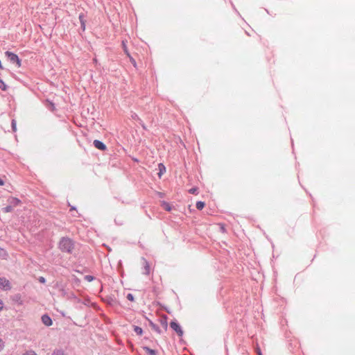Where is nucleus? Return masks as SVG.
Listing matches in <instances>:
<instances>
[{"mask_svg":"<svg viewBox=\"0 0 355 355\" xmlns=\"http://www.w3.org/2000/svg\"><path fill=\"white\" fill-rule=\"evenodd\" d=\"M158 168H159V173H158V176L159 178H161V176L162 175V174L164 173H165L166 171V168L164 166V165L162 164V163H160L158 164Z\"/></svg>","mask_w":355,"mask_h":355,"instance_id":"12","label":"nucleus"},{"mask_svg":"<svg viewBox=\"0 0 355 355\" xmlns=\"http://www.w3.org/2000/svg\"><path fill=\"white\" fill-rule=\"evenodd\" d=\"M133 328H134V331L135 332L139 335V336H141L142 334H143V329L140 327H138V326H135L134 325L133 326Z\"/></svg>","mask_w":355,"mask_h":355,"instance_id":"17","label":"nucleus"},{"mask_svg":"<svg viewBox=\"0 0 355 355\" xmlns=\"http://www.w3.org/2000/svg\"><path fill=\"white\" fill-rule=\"evenodd\" d=\"M41 320H42V323L44 325H46L47 327L52 325L53 322H52L51 317L49 315L44 314L42 316Z\"/></svg>","mask_w":355,"mask_h":355,"instance_id":"6","label":"nucleus"},{"mask_svg":"<svg viewBox=\"0 0 355 355\" xmlns=\"http://www.w3.org/2000/svg\"><path fill=\"white\" fill-rule=\"evenodd\" d=\"M162 207L167 211H170L172 209L171 205L168 203L167 202L163 201L162 202Z\"/></svg>","mask_w":355,"mask_h":355,"instance_id":"15","label":"nucleus"},{"mask_svg":"<svg viewBox=\"0 0 355 355\" xmlns=\"http://www.w3.org/2000/svg\"><path fill=\"white\" fill-rule=\"evenodd\" d=\"M78 19L80 23L81 28L83 31L85 30V15L84 13H80L78 16Z\"/></svg>","mask_w":355,"mask_h":355,"instance_id":"9","label":"nucleus"},{"mask_svg":"<svg viewBox=\"0 0 355 355\" xmlns=\"http://www.w3.org/2000/svg\"><path fill=\"white\" fill-rule=\"evenodd\" d=\"M58 248L62 252L71 254L74 249V242L69 237H62L59 241Z\"/></svg>","mask_w":355,"mask_h":355,"instance_id":"1","label":"nucleus"},{"mask_svg":"<svg viewBox=\"0 0 355 355\" xmlns=\"http://www.w3.org/2000/svg\"><path fill=\"white\" fill-rule=\"evenodd\" d=\"M189 192L192 194H196L198 192V189L197 188H191L189 189Z\"/></svg>","mask_w":355,"mask_h":355,"instance_id":"26","label":"nucleus"},{"mask_svg":"<svg viewBox=\"0 0 355 355\" xmlns=\"http://www.w3.org/2000/svg\"><path fill=\"white\" fill-rule=\"evenodd\" d=\"M94 62L96 64H97L98 61H97L96 58H94Z\"/></svg>","mask_w":355,"mask_h":355,"instance_id":"35","label":"nucleus"},{"mask_svg":"<svg viewBox=\"0 0 355 355\" xmlns=\"http://www.w3.org/2000/svg\"><path fill=\"white\" fill-rule=\"evenodd\" d=\"M170 326L173 330H174L179 336H183V330L182 329L180 324L176 321L171 322Z\"/></svg>","mask_w":355,"mask_h":355,"instance_id":"3","label":"nucleus"},{"mask_svg":"<svg viewBox=\"0 0 355 355\" xmlns=\"http://www.w3.org/2000/svg\"><path fill=\"white\" fill-rule=\"evenodd\" d=\"M141 260L143 261L144 270L143 273L144 275H148L150 274V264H149L148 261L145 258L142 257Z\"/></svg>","mask_w":355,"mask_h":355,"instance_id":"7","label":"nucleus"},{"mask_svg":"<svg viewBox=\"0 0 355 355\" xmlns=\"http://www.w3.org/2000/svg\"><path fill=\"white\" fill-rule=\"evenodd\" d=\"M70 210H76V207H73V206H71V209Z\"/></svg>","mask_w":355,"mask_h":355,"instance_id":"34","label":"nucleus"},{"mask_svg":"<svg viewBox=\"0 0 355 355\" xmlns=\"http://www.w3.org/2000/svg\"><path fill=\"white\" fill-rule=\"evenodd\" d=\"M4 346V341L0 338V352L3 349Z\"/></svg>","mask_w":355,"mask_h":355,"instance_id":"27","label":"nucleus"},{"mask_svg":"<svg viewBox=\"0 0 355 355\" xmlns=\"http://www.w3.org/2000/svg\"><path fill=\"white\" fill-rule=\"evenodd\" d=\"M12 210H13V207L10 205L3 208V211L4 213H9V212H11Z\"/></svg>","mask_w":355,"mask_h":355,"instance_id":"19","label":"nucleus"},{"mask_svg":"<svg viewBox=\"0 0 355 355\" xmlns=\"http://www.w3.org/2000/svg\"><path fill=\"white\" fill-rule=\"evenodd\" d=\"M84 279L88 282H91L94 279V277L92 275H87L85 276Z\"/></svg>","mask_w":355,"mask_h":355,"instance_id":"22","label":"nucleus"},{"mask_svg":"<svg viewBox=\"0 0 355 355\" xmlns=\"http://www.w3.org/2000/svg\"><path fill=\"white\" fill-rule=\"evenodd\" d=\"M161 325L163 327L164 330L166 331L168 328V322H167V316L164 315L159 320Z\"/></svg>","mask_w":355,"mask_h":355,"instance_id":"10","label":"nucleus"},{"mask_svg":"<svg viewBox=\"0 0 355 355\" xmlns=\"http://www.w3.org/2000/svg\"><path fill=\"white\" fill-rule=\"evenodd\" d=\"M95 148L101 150H105L107 149L106 145L100 140L95 139L93 142Z\"/></svg>","mask_w":355,"mask_h":355,"instance_id":"5","label":"nucleus"},{"mask_svg":"<svg viewBox=\"0 0 355 355\" xmlns=\"http://www.w3.org/2000/svg\"><path fill=\"white\" fill-rule=\"evenodd\" d=\"M232 3V6L233 7V8L235 10V11L239 15V13L238 12V11L236 10V9L235 8L234 4Z\"/></svg>","mask_w":355,"mask_h":355,"instance_id":"33","label":"nucleus"},{"mask_svg":"<svg viewBox=\"0 0 355 355\" xmlns=\"http://www.w3.org/2000/svg\"><path fill=\"white\" fill-rule=\"evenodd\" d=\"M8 202H10V205H12L13 207H16L18 205H19L21 202V200L17 198L11 197L8 199Z\"/></svg>","mask_w":355,"mask_h":355,"instance_id":"8","label":"nucleus"},{"mask_svg":"<svg viewBox=\"0 0 355 355\" xmlns=\"http://www.w3.org/2000/svg\"><path fill=\"white\" fill-rule=\"evenodd\" d=\"M0 288L5 291H8L11 288L9 281L5 277H0Z\"/></svg>","mask_w":355,"mask_h":355,"instance_id":"4","label":"nucleus"},{"mask_svg":"<svg viewBox=\"0 0 355 355\" xmlns=\"http://www.w3.org/2000/svg\"><path fill=\"white\" fill-rule=\"evenodd\" d=\"M149 325L157 333H158L159 334H162V331H161L160 328L156 324L153 322L151 320H149Z\"/></svg>","mask_w":355,"mask_h":355,"instance_id":"11","label":"nucleus"},{"mask_svg":"<svg viewBox=\"0 0 355 355\" xmlns=\"http://www.w3.org/2000/svg\"><path fill=\"white\" fill-rule=\"evenodd\" d=\"M23 355H37L33 350H28Z\"/></svg>","mask_w":355,"mask_h":355,"instance_id":"24","label":"nucleus"},{"mask_svg":"<svg viewBox=\"0 0 355 355\" xmlns=\"http://www.w3.org/2000/svg\"><path fill=\"white\" fill-rule=\"evenodd\" d=\"M122 44H123V51H124V52L125 53V54H126L128 57H130V53H129V52H128V48H127V46H126V45H125V42H124V41H123V42H122Z\"/></svg>","mask_w":355,"mask_h":355,"instance_id":"23","label":"nucleus"},{"mask_svg":"<svg viewBox=\"0 0 355 355\" xmlns=\"http://www.w3.org/2000/svg\"><path fill=\"white\" fill-rule=\"evenodd\" d=\"M130 58L131 62L135 67L136 66V61L132 57H130Z\"/></svg>","mask_w":355,"mask_h":355,"instance_id":"30","label":"nucleus"},{"mask_svg":"<svg viewBox=\"0 0 355 355\" xmlns=\"http://www.w3.org/2000/svg\"><path fill=\"white\" fill-rule=\"evenodd\" d=\"M3 309V302L2 301L0 300V311Z\"/></svg>","mask_w":355,"mask_h":355,"instance_id":"32","label":"nucleus"},{"mask_svg":"<svg viewBox=\"0 0 355 355\" xmlns=\"http://www.w3.org/2000/svg\"><path fill=\"white\" fill-rule=\"evenodd\" d=\"M3 184H4L3 180L0 178V186H3Z\"/></svg>","mask_w":355,"mask_h":355,"instance_id":"31","label":"nucleus"},{"mask_svg":"<svg viewBox=\"0 0 355 355\" xmlns=\"http://www.w3.org/2000/svg\"><path fill=\"white\" fill-rule=\"evenodd\" d=\"M144 350L148 354V355H157V351L150 349L148 347H144Z\"/></svg>","mask_w":355,"mask_h":355,"instance_id":"13","label":"nucleus"},{"mask_svg":"<svg viewBox=\"0 0 355 355\" xmlns=\"http://www.w3.org/2000/svg\"><path fill=\"white\" fill-rule=\"evenodd\" d=\"M132 118L136 121H138L139 123L141 125L144 129H146V127L143 123V121L140 119V118L137 116V114L134 113L132 114Z\"/></svg>","mask_w":355,"mask_h":355,"instance_id":"14","label":"nucleus"},{"mask_svg":"<svg viewBox=\"0 0 355 355\" xmlns=\"http://www.w3.org/2000/svg\"><path fill=\"white\" fill-rule=\"evenodd\" d=\"M205 205V204L204 202H202V201H198L196 202V207L197 209L201 210V209H202L204 208Z\"/></svg>","mask_w":355,"mask_h":355,"instance_id":"18","label":"nucleus"},{"mask_svg":"<svg viewBox=\"0 0 355 355\" xmlns=\"http://www.w3.org/2000/svg\"><path fill=\"white\" fill-rule=\"evenodd\" d=\"M0 89L3 91H6L7 89L6 85L1 79H0Z\"/></svg>","mask_w":355,"mask_h":355,"instance_id":"20","label":"nucleus"},{"mask_svg":"<svg viewBox=\"0 0 355 355\" xmlns=\"http://www.w3.org/2000/svg\"><path fill=\"white\" fill-rule=\"evenodd\" d=\"M38 280H39V282H40V283H42V284H44V283H45V282H46V279H45L44 277H40L38 278Z\"/></svg>","mask_w":355,"mask_h":355,"instance_id":"28","label":"nucleus"},{"mask_svg":"<svg viewBox=\"0 0 355 355\" xmlns=\"http://www.w3.org/2000/svg\"><path fill=\"white\" fill-rule=\"evenodd\" d=\"M256 351H257V353L258 355H262L261 351L259 347H257L256 349Z\"/></svg>","mask_w":355,"mask_h":355,"instance_id":"29","label":"nucleus"},{"mask_svg":"<svg viewBox=\"0 0 355 355\" xmlns=\"http://www.w3.org/2000/svg\"><path fill=\"white\" fill-rule=\"evenodd\" d=\"M5 55L10 62L16 63L18 67L21 66V60L17 54L7 51L5 52Z\"/></svg>","mask_w":355,"mask_h":355,"instance_id":"2","label":"nucleus"},{"mask_svg":"<svg viewBox=\"0 0 355 355\" xmlns=\"http://www.w3.org/2000/svg\"><path fill=\"white\" fill-rule=\"evenodd\" d=\"M11 127L13 132H16L17 130V123L15 119H12L11 121Z\"/></svg>","mask_w":355,"mask_h":355,"instance_id":"21","label":"nucleus"},{"mask_svg":"<svg viewBox=\"0 0 355 355\" xmlns=\"http://www.w3.org/2000/svg\"><path fill=\"white\" fill-rule=\"evenodd\" d=\"M52 355H66V353L62 349H56L53 352Z\"/></svg>","mask_w":355,"mask_h":355,"instance_id":"16","label":"nucleus"},{"mask_svg":"<svg viewBox=\"0 0 355 355\" xmlns=\"http://www.w3.org/2000/svg\"><path fill=\"white\" fill-rule=\"evenodd\" d=\"M126 297L129 301L131 302L134 301L135 300L134 295L132 293H128Z\"/></svg>","mask_w":355,"mask_h":355,"instance_id":"25","label":"nucleus"}]
</instances>
